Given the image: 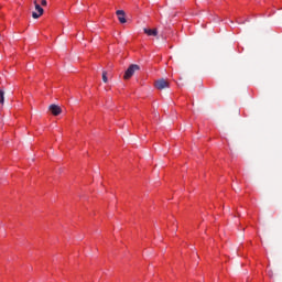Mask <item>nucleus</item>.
<instances>
[{
    "label": "nucleus",
    "instance_id": "obj_9",
    "mask_svg": "<svg viewBox=\"0 0 282 282\" xmlns=\"http://www.w3.org/2000/svg\"><path fill=\"white\" fill-rule=\"evenodd\" d=\"M268 274H269L270 279H272V276H274V272H272V270H269Z\"/></svg>",
    "mask_w": 282,
    "mask_h": 282
},
{
    "label": "nucleus",
    "instance_id": "obj_3",
    "mask_svg": "<svg viewBox=\"0 0 282 282\" xmlns=\"http://www.w3.org/2000/svg\"><path fill=\"white\" fill-rule=\"evenodd\" d=\"M34 6H35L36 12L34 11V12L32 13V17H33L34 19H39L40 17H42L44 10L42 9L41 4L36 3V0L34 1Z\"/></svg>",
    "mask_w": 282,
    "mask_h": 282
},
{
    "label": "nucleus",
    "instance_id": "obj_1",
    "mask_svg": "<svg viewBox=\"0 0 282 282\" xmlns=\"http://www.w3.org/2000/svg\"><path fill=\"white\" fill-rule=\"evenodd\" d=\"M139 69H140L139 65L137 64L130 65L123 75L124 80H129V78H131L133 74H135V72H139Z\"/></svg>",
    "mask_w": 282,
    "mask_h": 282
},
{
    "label": "nucleus",
    "instance_id": "obj_7",
    "mask_svg": "<svg viewBox=\"0 0 282 282\" xmlns=\"http://www.w3.org/2000/svg\"><path fill=\"white\" fill-rule=\"evenodd\" d=\"M0 105H6V90L0 89Z\"/></svg>",
    "mask_w": 282,
    "mask_h": 282
},
{
    "label": "nucleus",
    "instance_id": "obj_8",
    "mask_svg": "<svg viewBox=\"0 0 282 282\" xmlns=\"http://www.w3.org/2000/svg\"><path fill=\"white\" fill-rule=\"evenodd\" d=\"M102 82L104 83H109V79L107 78V72L106 70L102 72Z\"/></svg>",
    "mask_w": 282,
    "mask_h": 282
},
{
    "label": "nucleus",
    "instance_id": "obj_5",
    "mask_svg": "<svg viewBox=\"0 0 282 282\" xmlns=\"http://www.w3.org/2000/svg\"><path fill=\"white\" fill-rule=\"evenodd\" d=\"M119 23H127V18H124V11L123 10H118L116 12Z\"/></svg>",
    "mask_w": 282,
    "mask_h": 282
},
{
    "label": "nucleus",
    "instance_id": "obj_2",
    "mask_svg": "<svg viewBox=\"0 0 282 282\" xmlns=\"http://www.w3.org/2000/svg\"><path fill=\"white\" fill-rule=\"evenodd\" d=\"M169 86H170L169 82L164 78L159 79V80L155 82V88L156 89H160V90L166 89Z\"/></svg>",
    "mask_w": 282,
    "mask_h": 282
},
{
    "label": "nucleus",
    "instance_id": "obj_10",
    "mask_svg": "<svg viewBox=\"0 0 282 282\" xmlns=\"http://www.w3.org/2000/svg\"><path fill=\"white\" fill-rule=\"evenodd\" d=\"M41 6L43 7L47 6V0H41Z\"/></svg>",
    "mask_w": 282,
    "mask_h": 282
},
{
    "label": "nucleus",
    "instance_id": "obj_6",
    "mask_svg": "<svg viewBox=\"0 0 282 282\" xmlns=\"http://www.w3.org/2000/svg\"><path fill=\"white\" fill-rule=\"evenodd\" d=\"M143 32L148 36H158V29H143Z\"/></svg>",
    "mask_w": 282,
    "mask_h": 282
},
{
    "label": "nucleus",
    "instance_id": "obj_4",
    "mask_svg": "<svg viewBox=\"0 0 282 282\" xmlns=\"http://www.w3.org/2000/svg\"><path fill=\"white\" fill-rule=\"evenodd\" d=\"M48 110L53 116H61V113H63V110L59 108V106L54 104L48 107Z\"/></svg>",
    "mask_w": 282,
    "mask_h": 282
}]
</instances>
